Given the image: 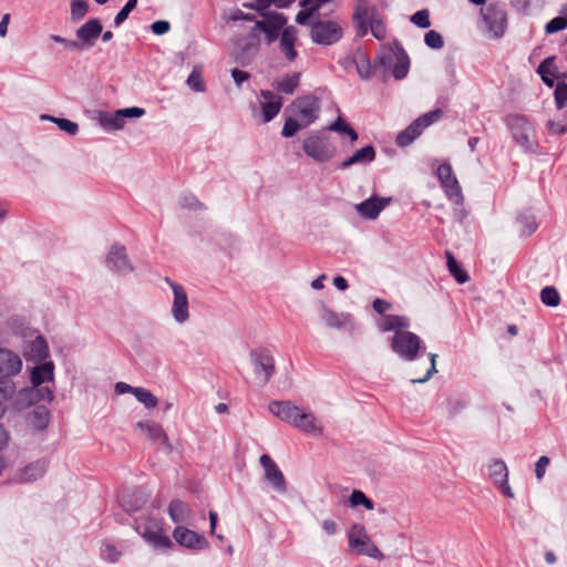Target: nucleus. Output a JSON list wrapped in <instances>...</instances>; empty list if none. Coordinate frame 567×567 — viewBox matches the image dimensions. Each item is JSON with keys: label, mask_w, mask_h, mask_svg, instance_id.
<instances>
[{"label": "nucleus", "mask_w": 567, "mask_h": 567, "mask_svg": "<svg viewBox=\"0 0 567 567\" xmlns=\"http://www.w3.org/2000/svg\"><path fill=\"white\" fill-rule=\"evenodd\" d=\"M31 388L20 391L21 396L29 399V403L37 401H49L54 399L53 390L43 383L54 382V363L52 361L37 363L31 370L30 375Z\"/></svg>", "instance_id": "1"}, {"label": "nucleus", "mask_w": 567, "mask_h": 567, "mask_svg": "<svg viewBox=\"0 0 567 567\" xmlns=\"http://www.w3.org/2000/svg\"><path fill=\"white\" fill-rule=\"evenodd\" d=\"M302 151L317 163H328L336 156L337 146L326 131H316L303 138Z\"/></svg>", "instance_id": "2"}, {"label": "nucleus", "mask_w": 567, "mask_h": 567, "mask_svg": "<svg viewBox=\"0 0 567 567\" xmlns=\"http://www.w3.org/2000/svg\"><path fill=\"white\" fill-rule=\"evenodd\" d=\"M481 18L488 38L498 40L504 37L508 25V16L503 3L492 2L482 8Z\"/></svg>", "instance_id": "3"}, {"label": "nucleus", "mask_w": 567, "mask_h": 567, "mask_svg": "<svg viewBox=\"0 0 567 567\" xmlns=\"http://www.w3.org/2000/svg\"><path fill=\"white\" fill-rule=\"evenodd\" d=\"M349 546L358 554L364 555L378 560H383L384 555L378 546L370 539L365 527L362 524H353L348 533Z\"/></svg>", "instance_id": "4"}, {"label": "nucleus", "mask_w": 567, "mask_h": 567, "mask_svg": "<svg viewBox=\"0 0 567 567\" xmlns=\"http://www.w3.org/2000/svg\"><path fill=\"white\" fill-rule=\"evenodd\" d=\"M145 114V110L137 106L121 109L115 112H99L97 123L107 132L122 130L126 118L141 117Z\"/></svg>", "instance_id": "5"}, {"label": "nucleus", "mask_w": 567, "mask_h": 567, "mask_svg": "<svg viewBox=\"0 0 567 567\" xmlns=\"http://www.w3.org/2000/svg\"><path fill=\"white\" fill-rule=\"evenodd\" d=\"M391 349L400 358L406 361H413L417 358L421 349V339L408 330L396 331L391 339Z\"/></svg>", "instance_id": "6"}, {"label": "nucleus", "mask_w": 567, "mask_h": 567, "mask_svg": "<svg viewBox=\"0 0 567 567\" xmlns=\"http://www.w3.org/2000/svg\"><path fill=\"white\" fill-rule=\"evenodd\" d=\"M442 116L440 109L431 111L417 117L405 130L398 134L395 143L400 147H406L412 144L423 132L425 127L437 121Z\"/></svg>", "instance_id": "7"}, {"label": "nucleus", "mask_w": 567, "mask_h": 567, "mask_svg": "<svg viewBox=\"0 0 567 567\" xmlns=\"http://www.w3.org/2000/svg\"><path fill=\"white\" fill-rule=\"evenodd\" d=\"M342 27L333 20L313 22L310 30L311 40L320 45H331L342 37Z\"/></svg>", "instance_id": "8"}, {"label": "nucleus", "mask_w": 567, "mask_h": 567, "mask_svg": "<svg viewBox=\"0 0 567 567\" xmlns=\"http://www.w3.org/2000/svg\"><path fill=\"white\" fill-rule=\"evenodd\" d=\"M265 18L261 21H256L252 29L256 33L264 32L268 44L276 41L281 34L280 31L285 27L287 19L282 13L275 11H259Z\"/></svg>", "instance_id": "9"}, {"label": "nucleus", "mask_w": 567, "mask_h": 567, "mask_svg": "<svg viewBox=\"0 0 567 567\" xmlns=\"http://www.w3.org/2000/svg\"><path fill=\"white\" fill-rule=\"evenodd\" d=\"M250 361L256 379L261 385L267 384L275 373V359L270 351L267 349L252 350Z\"/></svg>", "instance_id": "10"}, {"label": "nucleus", "mask_w": 567, "mask_h": 567, "mask_svg": "<svg viewBox=\"0 0 567 567\" xmlns=\"http://www.w3.org/2000/svg\"><path fill=\"white\" fill-rule=\"evenodd\" d=\"M290 112L306 127L313 123L320 111V102L312 95L296 99L290 105Z\"/></svg>", "instance_id": "11"}, {"label": "nucleus", "mask_w": 567, "mask_h": 567, "mask_svg": "<svg viewBox=\"0 0 567 567\" xmlns=\"http://www.w3.org/2000/svg\"><path fill=\"white\" fill-rule=\"evenodd\" d=\"M165 282L169 285L173 291L172 316L177 323H185L189 319L187 292L182 285L171 280L168 277L165 278Z\"/></svg>", "instance_id": "12"}, {"label": "nucleus", "mask_w": 567, "mask_h": 567, "mask_svg": "<svg viewBox=\"0 0 567 567\" xmlns=\"http://www.w3.org/2000/svg\"><path fill=\"white\" fill-rule=\"evenodd\" d=\"M49 461L44 457L32 461L23 467L16 471L10 478L13 484H30L41 480L47 473Z\"/></svg>", "instance_id": "13"}, {"label": "nucleus", "mask_w": 567, "mask_h": 567, "mask_svg": "<svg viewBox=\"0 0 567 567\" xmlns=\"http://www.w3.org/2000/svg\"><path fill=\"white\" fill-rule=\"evenodd\" d=\"M260 45L259 34L254 29L246 34L238 37L235 41L236 60L241 64H248L258 52Z\"/></svg>", "instance_id": "14"}, {"label": "nucleus", "mask_w": 567, "mask_h": 567, "mask_svg": "<svg viewBox=\"0 0 567 567\" xmlns=\"http://www.w3.org/2000/svg\"><path fill=\"white\" fill-rule=\"evenodd\" d=\"M436 174L445 190L447 198L452 203L461 205L463 203V194L461 186L453 174L451 165L447 163L440 165L437 167Z\"/></svg>", "instance_id": "15"}, {"label": "nucleus", "mask_w": 567, "mask_h": 567, "mask_svg": "<svg viewBox=\"0 0 567 567\" xmlns=\"http://www.w3.org/2000/svg\"><path fill=\"white\" fill-rule=\"evenodd\" d=\"M259 463L264 468V477L272 489L279 494H285L288 489L287 481L275 461L268 454H262Z\"/></svg>", "instance_id": "16"}, {"label": "nucleus", "mask_w": 567, "mask_h": 567, "mask_svg": "<svg viewBox=\"0 0 567 567\" xmlns=\"http://www.w3.org/2000/svg\"><path fill=\"white\" fill-rule=\"evenodd\" d=\"M379 17V11L375 6H368L364 0H359L353 13V22L359 37L368 34L369 25L374 19Z\"/></svg>", "instance_id": "17"}, {"label": "nucleus", "mask_w": 567, "mask_h": 567, "mask_svg": "<svg viewBox=\"0 0 567 567\" xmlns=\"http://www.w3.org/2000/svg\"><path fill=\"white\" fill-rule=\"evenodd\" d=\"M23 368V361L16 351L0 347V378L12 379L17 377Z\"/></svg>", "instance_id": "18"}, {"label": "nucleus", "mask_w": 567, "mask_h": 567, "mask_svg": "<svg viewBox=\"0 0 567 567\" xmlns=\"http://www.w3.org/2000/svg\"><path fill=\"white\" fill-rule=\"evenodd\" d=\"M106 267L114 272L127 275L133 270L126 249L121 245H113L106 256Z\"/></svg>", "instance_id": "19"}, {"label": "nucleus", "mask_w": 567, "mask_h": 567, "mask_svg": "<svg viewBox=\"0 0 567 567\" xmlns=\"http://www.w3.org/2000/svg\"><path fill=\"white\" fill-rule=\"evenodd\" d=\"M508 126L512 131L513 137L518 144H520L525 148H530L533 146V127L524 116H509Z\"/></svg>", "instance_id": "20"}, {"label": "nucleus", "mask_w": 567, "mask_h": 567, "mask_svg": "<svg viewBox=\"0 0 567 567\" xmlns=\"http://www.w3.org/2000/svg\"><path fill=\"white\" fill-rule=\"evenodd\" d=\"M136 427L152 442L161 443L167 451L173 450L168 436L159 423L152 420L140 421L136 423Z\"/></svg>", "instance_id": "21"}, {"label": "nucleus", "mask_w": 567, "mask_h": 567, "mask_svg": "<svg viewBox=\"0 0 567 567\" xmlns=\"http://www.w3.org/2000/svg\"><path fill=\"white\" fill-rule=\"evenodd\" d=\"M173 537L177 544L189 549H204L208 546L204 536L184 526H177L173 532Z\"/></svg>", "instance_id": "22"}, {"label": "nucleus", "mask_w": 567, "mask_h": 567, "mask_svg": "<svg viewBox=\"0 0 567 567\" xmlns=\"http://www.w3.org/2000/svg\"><path fill=\"white\" fill-rule=\"evenodd\" d=\"M488 476L507 497H513L511 486L508 485V470L503 460H494L488 465Z\"/></svg>", "instance_id": "23"}, {"label": "nucleus", "mask_w": 567, "mask_h": 567, "mask_svg": "<svg viewBox=\"0 0 567 567\" xmlns=\"http://www.w3.org/2000/svg\"><path fill=\"white\" fill-rule=\"evenodd\" d=\"M300 410V406L290 401H272L269 403V411L274 415L295 427Z\"/></svg>", "instance_id": "24"}, {"label": "nucleus", "mask_w": 567, "mask_h": 567, "mask_svg": "<svg viewBox=\"0 0 567 567\" xmlns=\"http://www.w3.org/2000/svg\"><path fill=\"white\" fill-rule=\"evenodd\" d=\"M23 357L27 361L34 363L47 362L49 357V346L42 336H38L34 340L27 343L23 349Z\"/></svg>", "instance_id": "25"}, {"label": "nucleus", "mask_w": 567, "mask_h": 567, "mask_svg": "<svg viewBox=\"0 0 567 567\" xmlns=\"http://www.w3.org/2000/svg\"><path fill=\"white\" fill-rule=\"evenodd\" d=\"M103 31L102 23L99 19L93 18L87 20L76 30V38L83 47L90 48L94 44L95 40Z\"/></svg>", "instance_id": "26"}, {"label": "nucleus", "mask_w": 567, "mask_h": 567, "mask_svg": "<svg viewBox=\"0 0 567 567\" xmlns=\"http://www.w3.org/2000/svg\"><path fill=\"white\" fill-rule=\"evenodd\" d=\"M390 198H380L377 196H372L360 204L355 205V210L358 214L367 219H375L380 213L386 207Z\"/></svg>", "instance_id": "27"}, {"label": "nucleus", "mask_w": 567, "mask_h": 567, "mask_svg": "<svg viewBox=\"0 0 567 567\" xmlns=\"http://www.w3.org/2000/svg\"><path fill=\"white\" fill-rule=\"evenodd\" d=\"M296 42L297 29L293 25L285 28L279 38V49L289 62L295 61L298 56V52L295 49Z\"/></svg>", "instance_id": "28"}, {"label": "nucleus", "mask_w": 567, "mask_h": 567, "mask_svg": "<svg viewBox=\"0 0 567 567\" xmlns=\"http://www.w3.org/2000/svg\"><path fill=\"white\" fill-rule=\"evenodd\" d=\"M261 97L264 101L260 103L264 123L270 122L280 111L282 106L281 97L271 91H261Z\"/></svg>", "instance_id": "29"}, {"label": "nucleus", "mask_w": 567, "mask_h": 567, "mask_svg": "<svg viewBox=\"0 0 567 567\" xmlns=\"http://www.w3.org/2000/svg\"><path fill=\"white\" fill-rule=\"evenodd\" d=\"M296 427L315 436H319L323 432V426L318 421L316 415L311 412H306L303 409L300 410V413L297 416Z\"/></svg>", "instance_id": "30"}, {"label": "nucleus", "mask_w": 567, "mask_h": 567, "mask_svg": "<svg viewBox=\"0 0 567 567\" xmlns=\"http://www.w3.org/2000/svg\"><path fill=\"white\" fill-rule=\"evenodd\" d=\"M319 316L321 321L330 329L344 328L352 321L350 315L337 313L329 309L328 307H326L324 305L321 306Z\"/></svg>", "instance_id": "31"}, {"label": "nucleus", "mask_w": 567, "mask_h": 567, "mask_svg": "<svg viewBox=\"0 0 567 567\" xmlns=\"http://www.w3.org/2000/svg\"><path fill=\"white\" fill-rule=\"evenodd\" d=\"M375 158L374 147L367 145L355 151L350 157L339 164V168L346 169L354 164L370 163Z\"/></svg>", "instance_id": "32"}, {"label": "nucleus", "mask_w": 567, "mask_h": 567, "mask_svg": "<svg viewBox=\"0 0 567 567\" xmlns=\"http://www.w3.org/2000/svg\"><path fill=\"white\" fill-rule=\"evenodd\" d=\"M410 321L406 317L389 315L384 316L378 323V327L381 331H405L409 328Z\"/></svg>", "instance_id": "33"}, {"label": "nucleus", "mask_w": 567, "mask_h": 567, "mask_svg": "<svg viewBox=\"0 0 567 567\" xmlns=\"http://www.w3.org/2000/svg\"><path fill=\"white\" fill-rule=\"evenodd\" d=\"M168 514L172 520L176 524L187 523L192 518V509L185 502L181 499H173L169 503Z\"/></svg>", "instance_id": "34"}, {"label": "nucleus", "mask_w": 567, "mask_h": 567, "mask_svg": "<svg viewBox=\"0 0 567 567\" xmlns=\"http://www.w3.org/2000/svg\"><path fill=\"white\" fill-rule=\"evenodd\" d=\"M50 422V412L44 406H37L28 416V424L34 431L41 432Z\"/></svg>", "instance_id": "35"}, {"label": "nucleus", "mask_w": 567, "mask_h": 567, "mask_svg": "<svg viewBox=\"0 0 567 567\" xmlns=\"http://www.w3.org/2000/svg\"><path fill=\"white\" fill-rule=\"evenodd\" d=\"M436 358L437 354L429 353L423 359V365L425 368V374L423 377H417V370L415 367L411 368V374L413 375L411 382L415 383H425L434 373H436Z\"/></svg>", "instance_id": "36"}, {"label": "nucleus", "mask_w": 567, "mask_h": 567, "mask_svg": "<svg viewBox=\"0 0 567 567\" xmlns=\"http://www.w3.org/2000/svg\"><path fill=\"white\" fill-rule=\"evenodd\" d=\"M143 538L158 549H168L172 546V540L167 535L162 534L161 530L145 529Z\"/></svg>", "instance_id": "37"}, {"label": "nucleus", "mask_w": 567, "mask_h": 567, "mask_svg": "<svg viewBox=\"0 0 567 567\" xmlns=\"http://www.w3.org/2000/svg\"><path fill=\"white\" fill-rule=\"evenodd\" d=\"M17 386L12 379L0 378V408L7 411V404L12 400Z\"/></svg>", "instance_id": "38"}, {"label": "nucleus", "mask_w": 567, "mask_h": 567, "mask_svg": "<svg viewBox=\"0 0 567 567\" xmlns=\"http://www.w3.org/2000/svg\"><path fill=\"white\" fill-rule=\"evenodd\" d=\"M300 81L299 73L287 74L276 83L278 91L285 94H292L298 87Z\"/></svg>", "instance_id": "39"}, {"label": "nucleus", "mask_w": 567, "mask_h": 567, "mask_svg": "<svg viewBox=\"0 0 567 567\" xmlns=\"http://www.w3.org/2000/svg\"><path fill=\"white\" fill-rule=\"evenodd\" d=\"M400 56V49L394 51L391 47L384 45L381 48L379 54H378V61L379 64L384 69H391L394 62Z\"/></svg>", "instance_id": "40"}, {"label": "nucleus", "mask_w": 567, "mask_h": 567, "mask_svg": "<svg viewBox=\"0 0 567 567\" xmlns=\"http://www.w3.org/2000/svg\"><path fill=\"white\" fill-rule=\"evenodd\" d=\"M410 60L402 48H400V56L392 65V73L396 80H402L408 75Z\"/></svg>", "instance_id": "41"}, {"label": "nucleus", "mask_w": 567, "mask_h": 567, "mask_svg": "<svg viewBox=\"0 0 567 567\" xmlns=\"http://www.w3.org/2000/svg\"><path fill=\"white\" fill-rule=\"evenodd\" d=\"M326 130L347 134L350 137L351 142H355L358 140L357 132L340 116L333 123H331Z\"/></svg>", "instance_id": "42"}, {"label": "nucleus", "mask_w": 567, "mask_h": 567, "mask_svg": "<svg viewBox=\"0 0 567 567\" xmlns=\"http://www.w3.org/2000/svg\"><path fill=\"white\" fill-rule=\"evenodd\" d=\"M134 396L147 409H153L158 403L157 398L150 390L142 386H136Z\"/></svg>", "instance_id": "43"}, {"label": "nucleus", "mask_w": 567, "mask_h": 567, "mask_svg": "<svg viewBox=\"0 0 567 567\" xmlns=\"http://www.w3.org/2000/svg\"><path fill=\"white\" fill-rule=\"evenodd\" d=\"M447 256V268L452 276L455 278V280L458 284H465L468 280V276L465 270L461 268L458 262L455 260V258L452 256L451 252L446 254Z\"/></svg>", "instance_id": "44"}, {"label": "nucleus", "mask_w": 567, "mask_h": 567, "mask_svg": "<svg viewBox=\"0 0 567 567\" xmlns=\"http://www.w3.org/2000/svg\"><path fill=\"white\" fill-rule=\"evenodd\" d=\"M354 63L360 78L369 79L372 75V65L367 54L358 53Z\"/></svg>", "instance_id": "45"}, {"label": "nucleus", "mask_w": 567, "mask_h": 567, "mask_svg": "<svg viewBox=\"0 0 567 567\" xmlns=\"http://www.w3.org/2000/svg\"><path fill=\"white\" fill-rule=\"evenodd\" d=\"M42 118L55 123L61 131H64L69 135H75L79 132V125L68 118H59L50 115H43Z\"/></svg>", "instance_id": "46"}, {"label": "nucleus", "mask_w": 567, "mask_h": 567, "mask_svg": "<svg viewBox=\"0 0 567 567\" xmlns=\"http://www.w3.org/2000/svg\"><path fill=\"white\" fill-rule=\"evenodd\" d=\"M540 300L548 307H557L560 302V296L555 287L547 286L540 291Z\"/></svg>", "instance_id": "47"}, {"label": "nucleus", "mask_w": 567, "mask_h": 567, "mask_svg": "<svg viewBox=\"0 0 567 567\" xmlns=\"http://www.w3.org/2000/svg\"><path fill=\"white\" fill-rule=\"evenodd\" d=\"M186 83L188 87L194 92L205 91V84L202 76V69L199 66H194L192 73L187 78Z\"/></svg>", "instance_id": "48"}, {"label": "nucleus", "mask_w": 567, "mask_h": 567, "mask_svg": "<svg viewBox=\"0 0 567 567\" xmlns=\"http://www.w3.org/2000/svg\"><path fill=\"white\" fill-rule=\"evenodd\" d=\"M349 503L352 507L364 506L367 509L372 511L374 508L373 502L365 496L362 491L354 489L349 498Z\"/></svg>", "instance_id": "49"}, {"label": "nucleus", "mask_w": 567, "mask_h": 567, "mask_svg": "<svg viewBox=\"0 0 567 567\" xmlns=\"http://www.w3.org/2000/svg\"><path fill=\"white\" fill-rule=\"evenodd\" d=\"M517 221L522 225V233L525 235H530L537 226L534 215L529 212L520 213Z\"/></svg>", "instance_id": "50"}, {"label": "nucleus", "mask_w": 567, "mask_h": 567, "mask_svg": "<svg viewBox=\"0 0 567 567\" xmlns=\"http://www.w3.org/2000/svg\"><path fill=\"white\" fill-rule=\"evenodd\" d=\"M89 11V3L85 0H73L71 2V20L79 21L85 17Z\"/></svg>", "instance_id": "51"}, {"label": "nucleus", "mask_w": 567, "mask_h": 567, "mask_svg": "<svg viewBox=\"0 0 567 567\" xmlns=\"http://www.w3.org/2000/svg\"><path fill=\"white\" fill-rule=\"evenodd\" d=\"M306 127L297 117H288L284 124L281 134L285 137L293 136L300 128Z\"/></svg>", "instance_id": "52"}, {"label": "nucleus", "mask_w": 567, "mask_h": 567, "mask_svg": "<svg viewBox=\"0 0 567 567\" xmlns=\"http://www.w3.org/2000/svg\"><path fill=\"white\" fill-rule=\"evenodd\" d=\"M567 28V18L565 17H556L551 19L545 25V32L547 34H553L559 31H563Z\"/></svg>", "instance_id": "53"}, {"label": "nucleus", "mask_w": 567, "mask_h": 567, "mask_svg": "<svg viewBox=\"0 0 567 567\" xmlns=\"http://www.w3.org/2000/svg\"><path fill=\"white\" fill-rule=\"evenodd\" d=\"M295 0H257L254 8L258 11H266L270 4H275L277 8H287Z\"/></svg>", "instance_id": "54"}, {"label": "nucleus", "mask_w": 567, "mask_h": 567, "mask_svg": "<svg viewBox=\"0 0 567 567\" xmlns=\"http://www.w3.org/2000/svg\"><path fill=\"white\" fill-rule=\"evenodd\" d=\"M424 42L429 48L435 50H439L444 45L443 37L434 30H431L425 34Z\"/></svg>", "instance_id": "55"}, {"label": "nucleus", "mask_w": 567, "mask_h": 567, "mask_svg": "<svg viewBox=\"0 0 567 567\" xmlns=\"http://www.w3.org/2000/svg\"><path fill=\"white\" fill-rule=\"evenodd\" d=\"M137 0H128L114 18V25L120 27L128 17L130 12L136 7Z\"/></svg>", "instance_id": "56"}, {"label": "nucleus", "mask_w": 567, "mask_h": 567, "mask_svg": "<svg viewBox=\"0 0 567 567\" xmlns=\"http://www.w3.org/2000/svg\"><path fill=\"white\" fill-rule=\"evenodd\" d=\"M411 22L422 29L429 28L431 25L429 11L426 9L416 11L411 17Z\"/></svg>", "instance_id": "57"}, {"label": "nucleus", "mask_w": 567, "mask_h": 567, "mask_svg": "<svg viewBox=\"0 0 567 567\" xmlns=\"http://www.w3.org/2000/svg\"><path fill=\"white\" fill-rule=\"evenodd\" d=\"M556 56L546 58L537 68V73H547L550 76H558L555 64Z\"/></svg>", "instance_id": "58"}, {"label": "nucleus", "mask_w": 567, "mask_h": 567, "mask_svg": "<svg viewBox=\"0 0 567 567\" xmlns=\"http://www.w3.org/2000/svg\"><path fill=\"white\" fill-rule=\"evenodd\" d=\"M369 29L373 37L378 40H383L386 37V27L384 22L378 17L369 25Z\"/></svg>", "instance_id": "59"}, {"label": "nucleus", "mask_w": 567, "mask_h": 567, "mask_svg": "<svg viewBox=\"0 0 567 567\" xmlns=\"http://www.w3.org/2000/svg\"><path fill=\"white\" fill-rule=\"evenodd\" d=\"M555 102L557 109H563L567 103V84L561 82L556 85L555 89Z\"/></svg>", "instance_id": "60"}, {"label": "nucleus", "mask_w": 567, "mask_h": 567, "mask_svg": "<svg viewBox=\"0 0 567 567\" xmlns=\"http://www.w3.org/2000/svg\"><path fill=\"white\" fill-rule=\"evenodd\" d=\"M550 460L548 456H540L535 465V475L537 480H542L546 473V467L548 466Z\"/></svg>", "instance_id": "61"}, {"label": "nucleus", "mask_w": 567, "mask_h": 567, "mask_svg": "<svg viewBox=\"0 0 567 567\" xmlns=\"http://www.w3.org/2000/svg\"><path fill=\"white\" fill-rule=\"evenodd\" d=\"M509 3L517 12L527 14L530 10L532 0H509Z\"/></svg>", "instance_id": "62"}, {"label": "nucleus", "mask_w": 567, "mask_h": 567, "mask_svg": "<svg viewBox=\"0 0 567 567\" xmlns=\"http://www.w3.org/2000/svg\"><path fill=\"white\" fill-rule=\"evenodd\" d=\"M120 553L113 545L106 544L102 549V556L104 559L114 563L118 559Z\"/></svg>", "instance_id": "63"}, {"label": "nucleus", "mask_w": 567, "mask_h": 567, "mask_svg": "<svg viewBox=\"0 0 567 567\" xmlns=\"http://www.w3.org/2000/svg\"><path fill=\"white\" fill-rule=\"evenodd\" d=\"M169 23L165 20H158L152 23L151 29L157 35L165 34L169 30Z\"/></svg>", "instance_id": "64"}]
</instances>
